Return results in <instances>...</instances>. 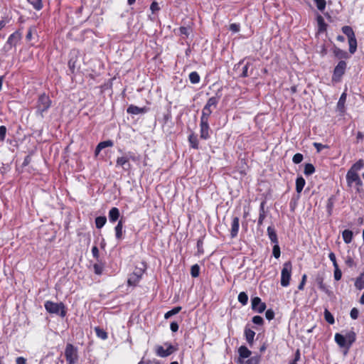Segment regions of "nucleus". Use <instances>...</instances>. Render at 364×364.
Instances as JSON below:
<instances>
[{
	"label": "nucleus",
	"instance_id": "1",
	"mask_svg": "<svg viewBox=\"0 0 364 364\" xmlns=\"http://www.w3.org/2000/svg\"><path fill=\"white\" fill-rule=\"evenodd\" d=\"M52 105V101L46 93L39 95L36 105V114L44 117V113L48 112Z\"/></svg>",
	"mask_w": 364,
	"mask_h": 364
},
{
	"label": "nucleus",
	"instance_id": "2",
	"mask_svg": "<svg viewBox=\"0 0 364 364\" xmlns=\"http://www.w3.org/2000/svg\"><path fill=\"white\" fill-rule=\"evenodd\" d=\"M44 307L50 314L60 315L63 318L66 316L67 311L65 306L62 302L55 303L51 301H47L44 304Z\"/></svg>",
	"mask_w": 364,
	"mask_h": 364
},
{
	"label": "nucleus",
	"instance_id": "3",
	"mask_svg": "<svg viewBox=\"0 0 364 364\" xmlns=\"http://www.w3.org/2000/svg\"><path fill=\"white\" fill-rule=\"evenodd\" d=\"M65 356L68 364H76L79 359L77 348L68 343L65 349Z\"/></svg>",
	"mask_w": 364,
	"mask_h": 364
},
{
	"label": "nucleus",
	"instance_id": "4",
	"mask_svg": "<svg viewBox=\"0 0 364 364\" xmlns=\"http://www.w3.org/2000/svg\"><path fill=\"white\" fill-rule=\"evenodd\" d=\"M292 265L291 262H286L283 264V267L281 272V285L284 287H287L289 285L291 277Z\"/></svg>",
	"mask_w": 364,
	"mask_h": 364
},
{
	"label": "nucleus",
	"instance_id": "5",
	"mask_svg": "<svg viewBox=\"0 0 364 364\" xmlns=\"http://www.w3.org/2000/svg\"><path fill=\"white\" fill-rule=\"evenodd\" d=\"M346 67V63L344 60H340L333 70L332 80L334 82H339L345 73Z\"/></svg>",
	"mask_w": 364,
	"mask_h": 364
},
{
	"label": "nucleus",
	"instance_id": "6",
	"mask_svg": "<svg viewBox=\"0 0 364 364\" xmlns=\"http://www.w3.org/2000/svg\"><path fill=\"white\" fill-rule=\"evenodd\" d=\"M346 182L349 187H351L353 183L357 186L358 191H359V188L363 186V182L358 175V173L348 171L346 173Z\"/></svg>",
	"mask_w": 364,
	"mask_h": 364
},
{
	"label": "nucleus",
	"instance_id": "7",
	"mask_svg": "<svg viewBox=\"0 0 364 364\" xmlns=\"http://www.w3.org/2000/svg\"><path fill=\"white\" fill-rule=\"evenodd\" d=\"M164 346H166V349L164 348V346H157L156 353L158 356L161 358H166L171 355L173 352H175L177 350L176 347H174L170 343H164Z\"/></svg>",
	"mask_w": 364,
	"mask_h": 364
},
{
	"label": "nucleus",
	"instance_id": "8",
	"mask_svg": "<svg viewBox=\"0 0 364 364\" xmlns=\"http://www.w3.org/2000/svg\"><path fill=\"white\" fill-rule=\"evenodd\" d=\"M210 129L209 122L200 121V137L201 139L208 140L210 138Z\"/></svg>",
	"mask_w": 364,
	"mask_h": 364
},
{
	"label": "nucleus",
	"instance_id": "9",
	"mask_svg": "<svg viewBox=\"0 0 364 364\" xmlns=\"http://www.w3.org/2000/svg\"><path fill=\"white\" fill-rule=\"evenodd\" d=\"M252 309L257 313H262L266 309V304L262 302L261 299L255 296L252 299Z\"/></svg>",
	"mask_w": 364,
	"mask_h": 364
},
{
	"label": "nucleus",
	"instance_id": "10",
	"mask_svg": "<svg viewBox=\"0 0 364 364\" xmlns=\"http://www.w3.org/2000/svg\"><path fill=\"white\" fill-rule=\"evenodd\" d=\"M132 159L134 160V158L131 156H124L118 157L116 161V166L122 167L124 170L127 171L130 168L131 164L129 163V159Z\"/></svg>",
	"mask_w": 364,
	"mask_h": 364
},
{
	"label": "nucleus",
	"instance_id": "11",
	"mask_svg": "<svg viewBox=\"0 0 364 364\" xmlns=\"http://www.w3.org/2000/svg\"><path fill=\"white\" fill-rule=\"evenodd\" d=\"M21 38V33L18 31H16L9 36L6 44L10 47H14L17 45Z\"/></svg>",
	"mask_w": 364,
	"mask_h": 364
},
{
	"label": "nucleus",
	"instance_id": "12",
	"mask_svg": "<svg viewBox=\"0 0 364 364\" xmlns=\"http://www.w3.org/2000/svg\"><path fill=\"white\" fill-rule=\"evenodd\" d=\"M240 220L237 217H234L231 223L230 236L232 238H235L239 232Z\"/></svg>",
	"mask_w": 364,
	"mask_h": 364
},
{
	"label": "nucleus",
	"instance_id": "13",
	"mask_svg": "<svg viewBox=\"0 0 364 364\" xmlns=\"http://www.w3.org/2000/svg\"><path fill=\"white\" fill-rule=\"evenodd\" d=\"M127 112L129 114L137 115L146 112L147 108L145 107H139L136 105H131L127 107Z\"/></svg>",
	"mask_w": 364,
	"mask_h": 364
},
{
	"label": "nucleus",
	"instance_id": "14",
	"mask_svg": "<svg viewBox=\"0 0 364 364\" xmlns=\"http://www.w3.org/2000/svg\"><path fill=\"white\" fill-rule=\"evenodd\" d=\"M114 146V142L112 140H106L100 142L95 150V156H98L100 152L106 147H112Z\"/></svg>",
	"mask_w": 364,
	"mask_h": 364
},
{
	"label": "nucleus",
	"instance_id": "15",
	"mask_svg": "<svg viewBox=\"0 0 364 364\" xmlns=\"http://www.w3.org/2000/svg\"><path fill=\"white\" fill-rule=\"evenodd\" d=\"M267 235L271 242L273 244L279 243L277 235L273 225H270L267 228Z\"/></svg>",
	"mask_w": 364,
	"mask_h": 364
},
{
	"label": "nucleus",
	"instance_id": "16",
	"mask_svg": "<svg viewBox=\"0 0 364 364\" xmlns=\"http://www.w3.org/2000/svg\"><path fill=\"white\" fill-rule=\"evenodd\" d=\"M343 336L348 343V349H349L352 344L355 341L356 334L353 331H347Z\"/></svg>",
	"mask_w": 364,
	"mask_h": 364
},
{
	"label": "nucleus",
	"instance_id": "17",
	"mask_svg": "<svg viewBox=\"0 0 364 364\" xmlns=\"http://www.w3.org/2000/svg\"><path fill=\"white\" fill-rule=\"evenodd\" d=\"M220 99V95H218L217 93L215 96L211 97L208 100L206 104L205 105V107H208L210 109H212V107H213L214 109L216 108Z\"/></svg>",
	"mask_w": 364,
	"mask_h": 364
},
{
	"label": "nucleus",
	"instance_id": "18",
	"mask_svg": "<svg viewBox=\"0 0 364 364\" xmlns=\"http://www.w3.org/2000/svg\"><path fill=\"white\" fill-rule=\"evenodd\" d=\"M119 210L117 208L113 207L109 211V220L110 223H115L119 218Z\"/></svg>",
	"mask_w": 364,
	"mask_h": 364
},
{
	"label": "nucleus",
	"instance_id": "19",
	"mask_svg": "<svg viewBox=\"0 0 364 364\" xmlns=\"http://www.w3.org/2000/svg\"><path fill=\"white\" fill-rule=\"evenodd\" d=\"M347 94L346 92H343L337 103V109L341 113H344L346 108H345V104L346 101Z\"/></svg>",
	"mask_w": 364,
	"mask_h": 364
},
{
	"label": "nucleus",
	"instance_id": "20",
	"mask_svg": "<svg viewBox=\"0 0 364 364\" xmlns=\"http://www.w3.org/2000/svg\"><path fill=\"white\" fill-rule=\"evenodd\" d=\"M212 113H213V109H210L208 107L204 106L202 109V113H201L200 121L209 122V119H210Z\"/></svg>",
	"mask_w": 364,
	"mask_h": 364
},
{
	"label": "nucleus",
	"instance_id": "21",
	"mask_svg": "<svg viewBox=\"0 0 364 364\" xmlns=\"http://www.w3.org/2000/svg\"><path fill=\"white\" fill-rule=\"evenodd\" d=\"M333 53L336 58L338 59H348L349 58L348 53L338 47H334Z\"/></svg>",
	"mask_w": 364,
	"mask_h": 364
},
{
	"label": "nucleus",
	"instance_id": "22",
	"mask_svg": "<svg viewBox=\"0 0 364 364\" xmlns=\"http://www.w3.org/2000/svg\"><path fill=\"white\" fill-rule=\"evenodd\" d=\"M141 274H138L135 272L132 273V274L129 275V277L128 278V281H127L128 285L132 286V287L136 286V284L141 280Z\"/></svg>",
	"mask_w": 364,
	"mask_h": 364
},
{
	"label": "nucleus",
	"instance_id": "23",
	"mask_svg": "<svg viewBox=\"0 0 364 364\" xmlns=\"http://www.w3.org/2000/svg\"><path fill=\"white\" fill-rule=\"evenodd\" d=\"M334 339H335L336 343L339 346V347L346 348L348 349V343L346 341V339L343 334L336 333L335 334Z\"/></svg>",
	"mask_w": 364,
	"mask_h": 364
},
{
	"label": "nucleus",
	"instance_id": "24",
	"mask_svg": "<svg viewBox=\"0 0 364 364\" xmlns=\"http://www.w3.org/2000/svg\"><path fill=\"white\" fill-rule=\"evenodd\" d=\"M316 282L318 286V288L322 291H323L324 293H326L328 295L331 294L332 292L329 290L328 287L326 284L323 283V279L322 277H317Z\"/></svg>",
	"mask_w": 364,
	"mask_h": 364
},
{
	"label": "nucleus",
	"instance_id": "25",
	"mask_svg": "<svg viewBox=\"0 0 364 364\" xmlns=\"http://www.w3.org/2000/svg\"><path fill=\"white\" fill-rule=\"evenodd\" d=\"M255 336V332L254 331H252L250 328H245V339L250 345H252Z\"/></svg>",
	"mask_w": 364,
	"mask_h": 364
},
{
	"label": "nucleus",
	"instance_id": "26",
	"mask_svg": "<svg viewBox=\"0 0 364 364\" xmlns=\"http://www.w3.org/2000/svg\"><path fill=\"white\" fill-rule=\"evenodd\" d=\"M115 237L117 240H122L123 235V222L120 220L114 228Z\"/></svg>",
	"mask_w": 364,
	"mask_h": 364
},
{
	"label": "nucleus",
	"instance_id": "27",
	"mask_svg": "<svg viewBox=\"0 0 364 364\" xmlns=\"http://www.w3.org/2000/svg\"><path fill=\"white\" fill-rule=\"evenodd\" d=\"M238 353L240 355L239 359L240 360L242 358H248L251 355V351L245 346H240L238 349Z\"/></svg>",
	"mask_w": 364,
	"mask_h": 364
},
{
	"label": "nucleus",
	"instance_id": "28",
	"mask_svg": "<svg viewBox=\"0 0 364 364\" xmlns=\"http://www.w3.org/2000/svg\"><path fill=\"white\" fill-rule=\"evenodd\" d=\"M364 167V161L363 159H359L358 161H356L353 166L350 167V168L348 171H352L357 173L360 171Z\"/></svg>",
	"mask_w": 364,
	"mask_h": 364
},
{
	"label": "nucleus",
	"instance_id": "29",
	"mask_svg": "<svg viewBox=\"0 0 364 364\" xmlns=\"http://www.w3.org/2000/svg\"><path fill=\"white\" fill-rule=\"evenodd\" d=\"M342 237H343L344 242L346 244H349L353 240V232L350 230H345L342 232Z\"/></svg>",
	"mask_w": 364,
	"mask_h": 364
},
{
	"label": "nucleus",
	"instance_id": "30",
	"mask_svg": "<svg viewBox=\"0 0 364 364\" xmlns=\"http://www.w3.org/2000/svg\"><path fill=\"white\" fill-rule=\"evenodd\" d=\"M306 184L305 179L302 176L297 177L296 180V191L300 193Z\"/></svg>",
	"mask_w": 364,
	"mask_h": 364
},
{
	"label": "nucleus",
	"instance_id": "31",
	"mask_svg": "<svg viewBox=\"0 0 364 364\" xmlns=\"http://www.w3.org/2000/svg\"><path fill=\"white\" fill-rule=\"evenodd\" d=\"M190 146L194 149H198V139L196 135L191 134L188 136Z\"/></svg>",
	"mask_w": 364,
	"mask_h": 364
},
{
	"label": "nucleus",
	"instance_id": "32",
	"mask_svg": "<svg viewBox=\"0 0 364 364\" xmlns=\"http://www.w3.org/2000/svg\"><path fill=\"white\" fill-rule=\"evenodd\" d=\"M349 52L354 54L357 50V40L355 36L348 38Z\"/></svg>",
	"mask_w": 364,
	"mask_h": 364
},
{
	"label": "nucleus",
	"instance_id": "33",
	"mask_svg": "<svg viewBox=\"0 0 364 364\" xmlns=\"http://www.w3.org/2000/svg\"><path fill=\"white\" fill-rule=\"evenodd\" d=\"M334 203H335V197L333 196H331V197L328 198V199L327 200V204H326V210H327V213L329 215H331L333 213Z\"/></svg>",
	"mask_w": 364,
	"mask_h": 364
},
{
	"label": "nucleus",
	"instance_id": "34",
	"mask_svg": "<svg viewBox=\"0 0 364 364\" xmlns=\"http://www.w3.org/2000/svg\"><path fill=\"white\" fill-rule=\"evenodd\" d=\"M318 27L319 32H323L326 30L327 24L321 16L317 17Z\"/></svg>",
	"mask_w": 364,
	"mask_h": 364
},
{
	"label": "nucleus",
	"instance_id": "35",
	"mask_svg": "<svg viewBox=\"0 0 364 364\" xmlns=\"http://www.w3.org/2000/svg\"><path fill=\"white\" fill-rule=\"evenodd\" d=\"M36 11H40L43 8V0H27Z\"/></svg>",
	"mask_w": 364,
	"mask_h": 364
},
{
	"label": "nucleus",
	"instance_id": "36",
	"mask_svg": "<svg viewBox=\"0 0 364 364\" xmlns=\"http://www.w3.org/2000/svg\"><path fill=\"white\" fill-rule=\"evenodd\" d=\"M342 32L348 37V38L355 36L353 28L349 26H343Z\"/></svg>",
	"mask_w": 364,
	"mask_h": 364
},
{
	"label": "nucleus",
	"instance_id": "37",
	"mask_svg": "<svg viewBox=\"0 0 364 364\" xmlns=\"http://www.w3.org/2000/svg\"><path fill=\"white\" fill-rule=\"evenodd\" d=\"M107 218L105 216H98L95 218V225L97 229H101L106 223Z\"/></svg>",
	"mask_w": 364,
	"mask_h": 364
},
{
	"label": "nucleus",
	"instance_id": "38",
	"mask_svg": "<svg viewBox=\"0 0 364 364\" xmlns=\"http://www.w3.org/2000/svg\"><path fill=\"white\" fill-rule=\"evenodd\" d=\"M200 80V75L196 71H193L189 74V80L192 84H198Z\"/></svg>",
	"mask_w": 364,
	"mask_h": 364
},
{
	"label": "nucleus",
	"instance_id": "39",
	"mask_svg": "<svg viewBox=\"0 0 364 364\" xmlns=\"http://www.w3.org/2000/svg\"><path fill=\"white\" fill-rule=\"evenodd\" d=\"M250 65H252L251 63H250V62H247L246 63V64L242 67V73L240 75V77H247L250 75L252 74V70H251L250 73H249V71H248L249 68H250Z\"/></svg>",
	"mask_w": 364,
	"mask_h": 364
},
{
	"label": "nucleus",
	"instance_id": "40",
	"mask_svg": "<svg viewBox=\"0 0 364 364\" xmlns=\"http://www.w3.org/2000/svg\"><path fill=\"white\" fill-rule=\"evenodd\" d=\"M181 310V306H176L174 307L173 309H172L171 310L167 311L165 314H164V318L166 319H168L170 317H171L173 315H176L177 314H178Z\"/></svg>",
	"mask_w": 364,
	"mask_h": 364
},
{
	"label": "nucleus",
	"instance_id": "41",
	"mask_svg": "<svg viewBox=\"0 0 364 364\" xmlns=\"http://www.w3.org/2000/svg\"><path fill=\"white\" fill-rule=\"evenodd\" d=\"M324 318L329 324H333L335 323L333 314L328 309H325L324 311Z\"/></svg>",
	"mask_w": 364,
	"mask_h": 364
},
{
	"label": "nucleus",
	"instance_id": "42",
	"mask_svg": "<svg viewBox=\"0 0 364 364\" xmlns=\"http://www.w3.org/2000/svg\"><path fill=\"white\" fill-rule=\"evenodd\" d=\"M315 172V168L311 164H306L304 173L306 176H311Z\"/></svg>",
	"mask_w": 364,
	"mask_h": 364
},
{
	"label": "nucleus",
	"instance_id": "43",
	"mask_svg": "<svg viewBox=\"0 0 364 364\" xmlns=\"http://www.w3.org/2000/svg\"><path fill=\"white\" fill-rule=\"evenodd\" d=\"M259 358L256 356L251 357L245 361L239 359L240 364H259Z\"/></svg>",
	"mask_w": 364,
	"mask_h": 364
},
{
	"label": "nucleus",
	"instance_id": "44",
	"mask_svg": "<svg viewBox=\"0 0 364 364\" xmlns=\"http://www.w3.org/2000/svg\"><path fill=\"white\" fill-rule=\"evenodd\" d=\"M238 301L242 305H246L248 301V296L245 291H242L238 295Z\"/></svg>",
	"mask_w": 364,
	"mask_h": 364
},
{
	"label": "nucleus",
	"instance_id": "45",
	"mask_svg": "<svg viewBox=\"0 0 364 364\" xmlns=\"http://www.w3.org/2000/svg\"><path fill=\"white\" fill-rule=\"evenodd\" d=\"M95 333L98 338L105 340L107 338V333L99 327L95 328Z\"/></svg>",
	"mask_w": 364,
	"mask_h": 364
},
{
	"label": "nucleus",
	"instance_id": "46",
	"mask_svg": "<svg viewBox=\"0 0 364 364\" xmlns=\"http://www.w3.org/2000/svg\"><path fill=\"white\" fill-rule=\"evenodd\" d=\"M317 9L320 11H323L326 9V0H314Z\"/></svg>",
	"mask_w": 364,
	"mask_h": 364
},
{
	"label": "nucleus",
	"instance_id": "47",
	"mask_svg": "<svg viewBox=\"0 0 364 364\" xmlns=\"http://www.w3.org/2000/svg\"><path fill=\"white\" fill-rule=\"evenodd\" d=\"M200 274V267L198 264H196L193 265L191 268V274L193 277L196 278L199 276Z\"/></svg>",
	"mask_w": 364,
	"mask_h": 364
},
{
	"label": "nucleus",
	"instance_id": "48",
	"mask_svg": "<svg viewBox=\"0 0 364 364\" xmlns=\"http://www.w3.org/2000/svg\"><path fill=\"white\" fill-rule=\"evenodd\" d=\"M272 254L273 256L278 259L280 257L281 252H280V247L279 246V243L274 244L273 249H272Z\"/></svg>",
	"mask_w": 364,
	"mask_h": 364
},
{
	"label": "nucleus",
	"instance_id": "49",
	"mask_svg": "<svg viewBox=\"0 0 364 364\" xmlns=\"http://www.w3.org/2000/svg\"><path fill=\"white\" fill-rule=\"evenodd\" d=\"M333 267H334V274H333L334 279L336 281H339L341 279L342 272H341V269H339L338 265Z\"/></svg>",
	"mask_w": 364,
	"mask_h": 364
},
{
	"label": "nucleus",
	"instance_id": "50",
	"mask_svg": "<svg viewBox=\"0 0 364 364\" xmlns=\"http://www.w3.org/2000/svg\"><path fill=\"white\" fill-rule=\"evenodd\" d=\"M313 146L315 147V149H316V151L318 153L321 152L323 149H328V146L322 144L318 143V142H314L313 143Z\"/></svg>",
	"mask_w": 364,
	"mask_h": 364
},
{
	"label": "nucleus",
	"instance_id": "51",
	"mask_svg": "<svg viewBox=\"0 0 364 364\" xmlns=\"http://www.w3.org/2000/svg\"><path fill=\"white\" fill-rule=\"evenodd\" d=\"M303 159H304L303 155L300 153H297V154H294V156H293L292 161L294 164H298L303 161Z\"/></svg>",
	"mask_w": 364,
	"mask_h": 364
},
{
	"label": "nucleus",
	"instance_id": "52",
	"mask_svg": "<svg viewBox=\"0 0 364 364\" xmlns=\"http://www.w3.org/2000/svg\"><path fill=\"white\" fill-rule=\"evenodd\" d=\"M252 322L256 325H262L264 323V319L260 316H255L252 319Z\"/></svg>",
	"mask_w": 364,
	"mask_h": 364
},
{
	"label": "nucleus",
	"instance_id": "53",
	"mask_svg": "<svg viewBox=\"0 0 364 364\" xmlns=\"http://www.w3.org/2000/svg\"><path fill=\"white\" fill-rule=\"evenodd\" d=\"M274 311L272 309H267L265 312V317L268 321H271L274 318Z\"/></svg>",
	"mask_w": 364,
	"mask_h": 364
},
{
	"label": "nucleus",
	"instance_id": "54",
	"mask_svg": "<svg viewBox=\"0 0 364 364\" xmlns=\"http://www.w3.org/2000/svg\"><path fill=\"white\" fill-rule=\"evenodd\" d=\"M203 246V239L200 238L197 241V249H198V253L199 255L203 254V252H204Z\"/></svg>",
	"mask_w": 364,
	"mask_h": 364
},
{
	"label": "nucleus",
	"instance_id": "55",
	"mask_svg": "<svg viewBox=\"0 0 364 364\" xmlns=\"http://www.w3.org/2000/svg\"><path fill=\"white\" fill-rule=\"evenodd\" d=\"M267 216V213H259V218L257 220V226L260 227L262 225L264 220L265 219Z\"/></svg>",
	"mask_w": 364,
	"mask_h": 364
},
{
	"label": "nucleus",
	"instance_id": "56",
	"mask_svg": "<svg viewBox=\"0 0 364 364\" xmlns=\"http://www.w3.org/2000/svg\"><path fill=\"white\" fill-rule=\"evenodd\" d=\"M94 272L96 274L100 275L103 271V267L99 264H95L93 266Z\"/></svg>",
	"mask_w": 364,
	"mask_h": 364
},
{
	"label": "nucleus",
	"instance_id": "57",
	"mask_svg": "<svg viewBox=\"0 0 364 364\" xmlns=\"http://www.w3.org/2000/svg\"><path fill=\"white\" fill-rule=\"evenodd\" d=\"M358 315H359V311L358 310V309L356 308H353L351 310H350V318L353 320H355L358 318Z\"/></svg>",
	"mask_w": 364,
	"mask_h": 364
},
{
	"label": "nucleus",
	"instance_id": "58",
	"mask_svg": "<svg viewBox=\"0 0 364 364\" xmlns=\"http://www.w3.org/2000/svg\"><path fill=\"white\" fill-rule=\"evenodd\" d=\"M6 134V127L4 125L0 126V140L3 141L5 139Z\"/></svg>",
	"mask_w": 364,
	"mask_h": 364
},
{
	"label": "nucleus",
	"instance_id": "59",
	"mask_svg": "<svg viewBox=\"0 0 364 364\" xmlns=\"http://www.w3.org/2000/svg\"><path fill=\"white\" fill-rule=\"evenodd\" d=\"M328 258L332 262L333 267L338 266L336 255L333 252L328 254Z\"/></svg>",
	"mask_w": 364,
	"mask_h": 364
},
{
	"label": "nucleus",
	"instance_id": "60",
	"mask_svg": "<svg viewBox=\"0 0 364 364\" xmlns=\"http://www.w3.org/2000/svg\"><path fill=\"white\" fill-rule=\"evenodd\" d=\"M180 34L186 37L189 35V29L187 27L181 26L179 28Z\"/></svg>",
	"mask_w": 364,
	"mask_h": 364
},
{
	"label": "nucleus",
	"instance_id": "61",
	"mask_svg": "<svg viewBox=\"0 0 364 364\" xmlns=\"http://www.w3.org/2000/svg\"><path fill=\"white\" fill-rule=\"evenodd\" d=\"M346 264H347V266H348L349 267H355V263L353 260V259L350 257H348L346 259Z\"/></svg>",
	"mask_w": 364,
	"mask_h": 364
},
{
	"label": "nucleus",
	"instance_id": "62",
	"mask_svg": "<svg viewBox=\"0 0 364 364\" xmlns=\"http://www.w3.org/2000/svg\"><path fill=\"white\" fill-rule=\"evenodd\" d=\"M150 9L151 10L152 13H155L156 11H159L160 8L158 3L156 1L152 2L150 6Z\"/></svg>",
	"mask_w": 364,
	"mask_h": 364
},
{
	"label": "nucleus",
	"instance_id": "63",
	"mask_svg": "<svg viewBox=\"0 0 364 364\" xmlns=\"http://www.w3.org/2000/svg\"><path fill=\"white\" fill-rule=\"evenodd\" d=\"M240 26L237 23H231L230 25V30L232 32L237 33L240 31Z\"/></svg>",
	"mask_w": 364,
	"mask_h": 364
},
{
	"label": "nucleus",
	"instance_id": "64",
	"mask_svg": "<svg viewBox=\"0 0 364 364\" xmlns=\"http://www.w3.org/2000/svg\"><path fill=\"white\" fill-rule=\"evenodd\" d=\"M178 328H179V326H178V323H177V322H176V321H173V322H171V324H170V328H171V331H172V332H176V331H178Z\"/></svg>",
	"mask_w": 364,
	"mask_h": 364
}]
</instances>
